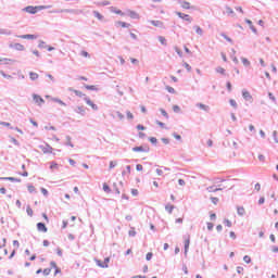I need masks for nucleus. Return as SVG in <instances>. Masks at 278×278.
I'll use <instances>...</instances> for the list:
<instances>
[{"label":"nucleus","instance_id":"19","mask_svg":"<svg viewBox=\"0 0 278 278\" xmlns=\"http://www.w3.org/2000/svg\"><path fill=\"white\" fill-rule=\"evenodd\" d=\"M188 249H190V237L185 240V253H188Z\"/></svg>","mask_w":278,"mask_h":278},{"label":"nucleus","instance_id":"9","mask_svg":"<svg viewBox=\"0 0 278 278\" xmlns=\"http://www.w3.org/2000/svg\"><path fill=\"white\" fill-rule=\"evenodd\" d=\"M179 5L184 9V10H190V8H192L190 5V2L186 1V0H180L178 1Z\"/></svg>","mask_w":278,"mask_h":278},{"label":"nucleus","instance_id":"20","mask_svg":"<svg viewBox=\"0 0 278 278\" xmlns=\"http://www.w3.org/2000/svg\"><path fill=\"white\" fill-rule=\"evenodd\" d=\"M216 73H218L219 75H227V71L225 70V67H217L216 68Z\"/></svg>","mask_w":278,"mask_h":278},{"label":"nucleus","instance_id":"54","mask_svg":"<svg viewBox=\"0 0 278 278\" xmlns=\"http://www.w3.org/2000/svg\"><path fill=\"white\" fill-rule=\"evenodd\" d=\"M80 54L83 58H90V54L87 51H81Z\"/></svg>","mask_w":278,"mask_h":278},{"label":"nucleus","instance_id":"47","mask_svg":"<svg viewBox=\"0 0 278 278\" xmlns=\"http://www.w3.org/2000/svg\"><path fill=\"white\" fill-rule=\"evenodd\" d=\"M268 97H269L270 101H274V103L277 101V98H275V94H273V92H269Z\"/></svg>","mask_w":278,"mask_h":278},{"label":"nucleus","instance_id":"64","mask_svg":"<svg viewBox=\"0 0 278 278\" xmlns=\"http://www.w3.org/2000/svg\"><path fill=\"white\" fill-rule=\"evenodd\" d=\"M271 251H273V253H278V247H277V245H274V247L271 248Z\"/></svg>","mask_w":278,"mask_h":278},{"label":"nucleus","instance_id":"48","mask_svg":"<svg viewBox=\"0 0 278 278\" xmlns=\"http://www.w3.org/2000/svg\"><path fill=\"white\" fill-rule=\"evenodd\" d=\"M245 23H248V25H250L251 29H253L255 31V27L253 26V22H251V20H245Z\"/></svg>","mask_w":278,"mask_h":278},{"label":"nucleus","instance_id":"11","mask_svg":"<svg viewBox=\"0 0 278 278\" xmlns=\"http://www.w3.org/2000/svg\"><path fill=\"white\" fill-rule=\"evenodd\" d=\"M128 16H130L131 18L138 20L140 18V14H138V12L132 11V10H128Z\"/></svg>","mask_w":278,"mask_h":278},{"label":"nucleus","instance_id":"21","mask_svg":"<svg viewBox=\"0 0 278 278\" xmlns=\"http://www.w3.org/2000/svg\"><path fill=\"white\" fill-rule=\"evenodd\" d=\"M51 266H52V268L55 269L54 275L62 273V270L58 267V264H55V262H52Z\"/></svg>","mask_w":278,"mask_h":278},{"label":"nucleus","instance_id":"45","mask_svg":"<svg viewBox=\"0 0 278 278\" xmlns=\"http://www.w3.org/2000/svg\"><path fill=\"white\" fill-rule=\"evenodd\" d=\"M26 212L28 216H34V210H31L29 206H27Z\"/></svg>","mask_w":278,"mask_h":278},{"label":"nucleus","instance_id":"60","mask_svg":"<svg viewBox=\"0 0 278 278\" xmlns=\"http://www.w3.org/2000/svg\"><path fill=\"white\" fill-rule=\"evenodd\" d=\"M222 37L225 38V40H227L228 42H231V38H229L227 35L222 34Z\"/></svg>","mask_w":278,"mask_h":278},{"label":"nucleus","instance_id":"14","mask_svg":"<svg viewBox=\"0 0 278 278\" xmlns=\"http://www.w3.org/2000/svg\"><path fill=\"white\" fill-rule=\"evenodd\" d=\"M242 97H243V99H245V101H251V99H253L251 93L249 91H247V90L242 91Z\"/></svg>","mask_w":278,"mask_h":278},{"label":"nucleus","instance_id":"39","mask_svg":"<svg viewBox=\"0 0 278 278\" xmlns=\"http://www.w3.org/2000/svg\"><path fill=\"white\" fill-rule=\"evenodd\" d=\"M243 262H245V264H251V256L249 255L243 256Z\"/></svg>","mask_w":278,"mask_h":278},{"label":"nucleus","instance_id":"32","mask_svg":"<svg viewBox=\"0 0 278 278\" xmlns=\"http://www.w3.org/2000/svg\"><path fill=\"white\" fill-rule=\"evenodd\" d=\"M117 165H118V162H116V161H111V162H110V165H109L110 170H112V168H116Z\"/></svg>","mask_w":278,"mask_h":278},{"label":"nucleus","instance_id":"22","mask_svg":"<svg viewBox=\"0 0 278 278\" xmlns=\"http://www.w3.org/2000/svg\"><path fill=\"white\" fill-rule=\"evenodd\" d=\"M96 264H97V266H99L100 268H108V265L104 264L101 260H96Z\"/></svg>","mask_w":278,"mask_h":278},{"label":"nucleus","instance_id":"23","mask_svg":"<svg viewBox=\"0 0 278 278\" xmlns=\"http://www.w3.org/2000/svg\"><path fill=\"white\" fill-rule=\"evenodd\" d=\"M29 77H30V79H31L33 81H36V79H38L39 75H38V73H36V72H30V73H29Z\"/></svg>","mask_w":278,"mask_h":278},{"label":"nucleus","instance_id":"38","mask_svg":"<svg viewBox=\"0 0 278 278\" xmlns=\"http://www.w3.org/2000/svg\"><path fill=\"white\" fill-rule=\"evenodd\" d=\"M237 273H238V275H244V267L238 266Z\"/></svg>","mask_w":278,"mask_h":278},{"label":"nucleus","instance_id":"29","mask_svg":"<svg viewBox=\"0 0 278 278\" xmlns=\"http://www.w3.org/2000/svg\"><path fill=\"white\" fill-rule=\"evenodd\" d=\"M72 92H74V94H76V97H86V94L79 90L72 89Z\"/></svg>","mask_w":278,"mask_h":278},{"label":"nucleus","instance_id":"62","mask_svg":"<svg viewBox=\"0 0 278 278\" xmlns=\"http://www.w3.org/2000/svg\"><path fill=\"white\" fill-rule=\"evenodd\" d=\"M226 87H227L228 92H231V83L228 81L226 84Z\"/></svg>","mask_w":278,"mask_h":278},{"label":"nucleus","instance_id":"16","mask_svg":"<svg viewBox=\"0 0 278 278\" xmlns=\"http://www.w3.org/2000/svg\"><path fill=\"white\" fill-rule=\"evenodd\" d=\"M116 25H118L119 27H123V28H129L131 27V24L127 23V22H117Z\"/></svg>","mask_w":278,"mask_h":278},{"label":"nucleus","instance_id":"17","mask_svg":"<svg viewBox=\"0 0 278 278\" xmlns=\"http://www.w3.org/2000/svg\"><path fill=\"white\" fill-rule=\"evenodd\" d=\"M225 10H226V14H228V15H232L233 16L236 14V12H233V9L231 7H229V5H226Z\"/></svg>","mask_w":278,"mask_h":278},{"label":"nucleus","instance_id":"52","mask_svg":"<svg viewBox=\"0 0 278 278\" xmlns=\"http://www.w3.org/2000/svg\"><path fill=\"white\" fill-rule=\"evenodd\" d=\"M211 201L214 205H218V198H211Z\"/></svg>","mask_w":278,"mask_h":278},{"label":"nucleus","instance_id":"15","mask_svg":"<svg viewBox=\"0 0 278 278\" xmlns=\"http://www.w3.org/2000/svg\"><path fill=\"white\" fill-rule=\"evenodd\" d=\"M85 101H86L87 105H90V108H92V110H99L97 104H94L93 102L90 101V98H85Z\"/></svg>","mask_w":278,"mask_h":278},{"label":"nucleus","instance_id":"59","mask_svg":"<svg viewBox=\"0 0 278 278\" xmlns=\"http://www.w3.org/2000/svg\"><path fill=\"white\" fill-rule=\"evenodd\" d=\"M273 136H274V140H275V142H276V144H277V143H278L277 130H275V131L273 132Z\"/></svg>","mask_w":278,"mask_h":278},{"label":"nucleus","instance_id":"13","mask_svg":"<svg viewBox=\"0 0 278 278\" xmlns=\"http://www.w3.org/2000/svg\"><path fill=\"white\" fill-rule=\"evenodd\" d=\"M151 25H153L154 27H164V22L162 21H150Z\"/></svg>","mask_w":278,"mask_h":278},{"label":"nucleus","instance_id":"56","mask_svg":"<svg viewBox=\"0 0 278 278\" xmlns=\"http://www.w3.org/2000/svg\"><path fill=\"white\" fill-rule=\"evenodd\" d=\"M241 62L244 64V66H249L251 64V62H249L247 59H242Z\"/></svg>","mask_w":278,"mask_h":278},{"label":"nucleus","instance_id":"50","mask_svg":"<svg viewBox=\"0 0 278 278\" xmlns=\"http://www.w3.org/2000/svg\"><path fill=\"white\" fill-rule=\"evenodd\" d=\"M173 111L176 113H179V112H181V109L179 108V105H174Z\"/></svg>","mask_w":278,"mask_h":278},{"label":"nucleus","instance_id":"24","mask_svg":"<svg viewBox=\"0 0 278 278\" xmlns=\"http://www.w3.org/2000/svg\"><path fill=\"white\" fill-rule=\"evenodd\" d=\"M165 210H166V212H168V214H173V210H175V205H173V204H167V205L165 206Z\"/></svg>","mask_w":278,"mask_h":278},{"label":"nucleus","instance_id":"2","mask_svg":"<svg viewBox=\"0 0 278 278\" xmlns=\"http://www.w3.org/2000/svg\"><path fill=\"white\" fill-rule=\"evenodd\" d=\"M33 100L36 103V105H45V99L38 94H33Z\"/></svg>","mask_w":278,"mask_h":278},{"label":"nucleus","instance_id":"1","mask_svg":"<svg viewBox=\"0 0 278 278\" xmlns=\"http://www.w3.org/2000/svg\"><path fill=\"white\" fill-rule=\"evenodd\" d=\"M40 10H46V7H43V5H39V7L28 5L24 9V12H27L28 14H37L38 12H40Z\"/></svg>","mask_w":278,"mask_h":278},{"label":"nucleus","instance_id":"8","mask_svg":"<svg viewBox=\"0 0 278 278\" xmlns=\"http://www.w3.org/2000/svg\"><path fill=\"white\" fill-rule=\"evenodd\" d=\"M111 12L113 14H117L118 16H125V12H123L121 9L115 8V7H111L110 8Z\"/></svg>","mask_w":278,"mask_h":278},{"label":"nucleus","instance_id":"58","mask_svg":"<svg viewBox=\"0 0 278 278\" xmlns=\"http://www.w3.org/2000/svg\"><path fill=\"white\" fill-rule=\"evenodd\" d=\"M127 118H129L130 121L134 118V114L129 111H127Z\"/></svg>","mask_w":278,"mask_h":278},{"label":"nucleus","instance_id":"12","mask_svg":"<svg viewBox=\"0 0 278 278\" xmlns=\"http://www.w3.org/2000/svg\"><path fill=\"white\" fill-rule=\"evenodd\" d=\"M207 192H218L220 190H223V188L220 187H216V186H211L206 188Z\"/></svg>","mask_w":278,"mask_h":278},{"label":"nucleus","instance_id":"28","mask_svg":"<svg viewBox=\"0 0 278 278\" xmlns=\"http://www.w3.org/2000/svg\"><path fill=\"white\" fill-rule=\"evenodd\" d=\"M76 114H81V116H84V114H86V110L83 109V106H78V108L76 109Z\"/></svg>","mask_w":278,"mask_h":278},{"label":"nucleus","instance_id":"43","mask_svg":"<svg viewBox=\"0 0 278 278\" xmlns=\"http://www.w3.org/2000/svg\"><path fill=\"white\" fill-rule=\"evenodd\" d=\"M229 103H230V105H231L232 108H238V103L236 102V100L230 99V100H229Z\"/></svg>","mask_w":278,"mask_h":278},{"label":"nucleus","instance_id":"63","mask_svg":"<svg viewBox=\"0 0 278 278\" xmlns=\"http://www.w3.org/2000/svg\"><path fill=\"white\" fill-rule=\"evenodd\" d=\"M229 236H230V238H231L232 240H236V232L230 231Z\"/></svg>","mask_w":278,"mask_h":278},{"label":"nucleus","instance_id":"57","mask_svg":"<svg viewBox=\"0 0 278 278\" xmlns=\"http://www.w3.org/2000/svg\"><path fill=\"white\" fill-rule=\"evenodd\" d=\"M0 125H2V127H11V124L8 122H0Z\"/></svg>","mask_w":278,"mask_h":278},{"label":"nucleus","instance_id":"51","mask_svg":"<svg viewBox=\"0 0 278 278\" xmlns=\"http://www.w3.org/2000/svg\"><path fill=\"white\" fill-rule=\"evenodd\" d=\"M41 193H42L43 197H48L49 191L45 188H41Z\"/></svg>","mask_w":278,"mask_h":278},{"label":"nucleus","instance_id":"33","mask_svg":"<svg viewBox=\"0 0 278 278\" xmlns=\"http://www.w3.org/2000/svg\"><path fill=\"white\" fill-rule=\"evenodd\" d=\"M126 174H127V175H131V165H127V166H126V172H123V173H122V175H124V176H125Z\"/></svg>","mask_w":278,"mask_h":278},{"label":"nucleus","instance_id":"6","mask_svg":"<svg viewBox=\"0 0 278 278\" xmlns=\"http://www.w3.org/2000/svg\"><path fill=\"white\" fill-rule=\"evenodd\" d=\"M135 153H149V148H144L142 146L132 148Z\"/></svg>","mask_w":278,"mask_h":278},{"label":"nucleus","instance_id":"10","mask_svg":"<svg viewBox=\"0 0 278 278\" xmlns=\"http://www.w3.org/2000/svg\"><path fill=\"white\" fill-rule=\"evenodd\" d=\"M37 230L41 231V233H47V231H48L47 225H45L43 223H38L37 224Z\"/></svg>","mask_w":278,"mask_h":278},{"label":"nucleus","instance_id":"40","mask_svg":"<svg viewBox=\"0 0 278 278\" xmlns=\"http://www.w3.org/2000/svg\"><path fill=\"white\" fill-rule=\"evenodd\" d=\"M27 190L28 192H36V187H34L33 185H28Z\"/></svg>","mask_w":278,"mask_h":278},{"label":"nucleus","instance_id":"18","mask_svg":"<svg viewBox=\"0 0 278 278\" xmlns=\"http://www.w3.org/2000/svg\"><path fill=\"white\" fill-rule=\"evenodd\" d=\"M197 108H199L200 110H203L204 112H207V110H210V106L203 103H198Z\"/></svg>","mask_w":278,"mask_h":278},{"label":"nucleus","instance_id":"44","mask_svg":"<svg viewBox=\"0 0 278 278\" xmlns=\"http://www.w3.org/2000/svg\"><path fill=\"white\" fill-rule=\"evenodd\" d=\"M254 190H256V192H260V190H262V185H260V182H256L254 186Z\"/></svg>","mask_w":278,"mask_h":278},{"label":"nucleus","instance_id":"55","mask_svg":"<svg viewBox=\"0 0 278 278\" xmlns=\"http://www.w3.org/2000/svg\"><path fill=\"white\" fill-rule=\"evenodd\" d=\"M132 197H138L139 192L138 189H131Z\"/></svg>","mask_w":278,"mask_h":278},{"label":"nucleus","instance_id":"35","mask_svg":"<svg viewBox=\"0 0 278 278\" xmlns=\"http://www.w3.org/2000/svg\"><path fill=\"white\" fill-rule=\"evenodd\" d=\"M159 42H161V45L166 46V37L160 36V37H159Z\"/></svg>","mask_w":278,"mask_h":278},{"label":"nucleus","instance_id":"25","mask_svg":"<svg viewBox=\"0 0 278 278\" xmlns=\"http://www.w3.org/2000/svg\"><path fill=\"white\" fill-rule=\"evenodd\" d=\"M103 190L104 192H106L108 194H110V192H112V189L110 188V185L104 182L103 184Z\"/></svg>","mask_w":278,"mask_h":278},{"label":"nucleus","instance_id":"4","mask_svg":"<svg viewBox=\"0 0 278 278\" xmlns=\"http://www.w3.org/2000/svg\"><path fill=\"white\" fill-rule=\"evenodd\" d=\"M176 14L177 16H179V18H182V21H187V23H192V17H190V15L181 12H176Z\"/></svg>","mask_w":278,"mask_h":278},{"label":"nucleus","instance_id":"37","mask_svg":"<svg viewBox=\"0 0 278 278\" xmlns=\"http://www.w3.org/2000/svg\"><path fill=\"white\" fill-rule=\"evenodd\" d=\"M9 62H12V59H0V64H9Z\"/></svg>","mask_w":278,"mask_h":278},{"label":"nucleus","instance_id":"27","mask_svg":"<svg viewBox=\"0 0 278 278\" xmlns=\"http://www.w3.org/2000/svg\"><path fill=\"white\" fill-rule=\"evenodd\" d=\"M194 30L198 36H203V29L201 28V26H194Z\"/></svg>","mask_w":278,"mask_h":278},{"label":"nucleus","instance_id":"7","mask_svg":"<svg viewBox=\"0 0 278 278\" xmlns=\"http://www.w3.org/2000/svg\"><path fill=\"white\" fill-rule=\"evenodd\" d=\"M17 38H21L22 40H36L38 38L37 35H20Z\"/></svg>","mask_w":278,"mask_h":278},{"label":"nucleus","instance_id":"31","mask_svg":"<svg viewBox=\"0 0 278 278\" xmlns=\"http://www.w3.org/2000/svg\"><path fill=\"white\" fill-rule=\"evenodd\" d=\"M93 14H94L96 18H98V21H103V16L101 13H99V11H93Z\"/></svg>","mask_w":278,"mask_h":278},{"label":"nucleus","instance_id":"26","mask_svg":"<svg viewBox=\"0 0 278 278\" xmlns=\"http://www.w3.org/2000/svg\"><path fill=\"white\" fill-rule=\"evenodd\" d=\"M58 168H60V165L55 162H52L50 164V170H58Z\"/></svg>","mask_w":278,"mask_h":278},{"label":"nucleus","instance_id":"30","mask_svg":"<svg viewBox=\"0 0 278 278\" xmlns=\"http://www.w3.org/2000/svg\"><path fill=\"white\" fill-rule=\"evenodd\" d=\"M237 212H238V214H239V216H244V206H239L238 208H237Z\"/></svg>","mask_w":278,"mask_h":278},{"label":"nucleus","instance_id":"42","mask_svg":"<svg viewBox=\"0 0 278 278\" xmlns=\"http://www.w3.org/2000/svg\"><path fill=\"white\" fill-rule=\"evenodd\" d=\"M43 275H45L46 277H49V275H51V268H46V269H43Z\"/></svg>","mask_w":278,"mask_h":278},{"label":"nucleus","instance_id":"34","mask_svg":"<svg viewBox=\"0 0 278 278\" xmlns=\"http://www.w3.org/2000/svg\"><path fill=\"white\" fill-rule=\"evenodd\" d=\"M86 90H98L97 86L94 85H85Z\"/></svg>","mask_w":278,"mask_h":278},{"label":"nucleus","instance_id":"49","mask_svg":"<svg viewBox=\"0 0 278 278\" xmlns=\"http://www.w3.org/2000/svg\"><path fill=\"white\" fill-rule=\"evenodd\" d=\"M184 67H185L188 72L192 71V66H190V64H188V63H184Z\"/></svg>","mask_w":278,"mask_h":278},{"label":"nucleus","instance_id":"53","mask_svg":"<svg viewBox=\"0 0 278 278\" xmlns=\"http://www.w3.org/2000/svg\"><path fill=\"white\" fill-rule=\"evenodd\" d=\"M143 168H144V167H142V164H137V165H136V170H138V172L143 170Z\"/></svg>","mask_w":278,"mask_h":278},{"label":"nucleus","instance_id":"61","mask_svg":"<svg viewBox=\"0 0 278 278\" xmlns=\"http://www.w3.org/2000/svg\"><path fill=\"white\" fill-rule=\"evenodd\" d=\"M161 114H163L165 116V118H168V113H166L165 110L161 109Z\"/></svg>","mask_w":278,"mask_h":278},{"label":"nucleus","instance_id":"3","mask_svg":"<svg viewBox=\"0 0 278 278\" xmlns=\"http://www.w3.org/2000/svg\"><path fill=\"white\" fill-rule=\"evenodd\" d=\"M9 47L15 51H25V46L23 43H10Z\"/></svg>","mask_w":278,"mask_h":278},{"label":"nucleus","instance_id":"36","mask_svg":"<svg viewBox=\"0 0 278 278\" xmlns=\"http://www.w3.org/2000/svg\"><path fill=\"white\" fill-rule=\"evenodd\" d=\"M166 90L167 92H169L170 94H175V88L170 87V86H166Z\"/></svg>","mask_w":278,"mask_h":278},{"label":"nucleus","instance_id":"46","mask_svg":"<svg viewBox=\"0 0 278 278\" xmlns=\"http://www.w3.org/2000/svg\"><path fill=\"white\" fill-rule=\"evenodd\" d=\"M152 257H153V253H151V252H149V253L146 255V260H147L148 262H151Z\"/></svg>","mask_w":278,"mask_h":278},{"label":"nucleus","instance_id":"5","mask_svg":"<svg viewBox=\"0 0 278 278\" xmlns=\"http://www.w3.org/2000/svg\"><path fill=\"white\" fill-rule=\"evenodd\" d=\"M39 149L42 151V153H53V148L49 144L40 146Z\"/></svg>","mask_w":278,"mask_h":278},{"label":"nucleus","instance_id":"41","mask_svg":"<svg viewBox=\"0 0 278 278\" xmlns=\"http://www.w3.org/2000/svg\"><path fill=\"white\" fill-rule=\"evenodd\" d=\"M224 225H226V227H232L231 220L229 219H224Z\"/></svg>","mask_w":278,"mask_h":278}]
</instances>
